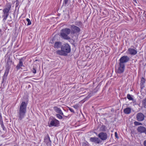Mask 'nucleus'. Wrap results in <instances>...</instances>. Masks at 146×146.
<instances>
[{"mask_svg":"<svg viewBox=\"0 0 146 146\" xmlns=\"http://www.w3.org/2000/svg\"><path fill=\"white\" fill-rule=\"evenodd\" d=\"M27 104V102H23L19 105L18 112L19 120H21L25 116Z\"/></svg>","mask_w":146,"mask_h":146,"instance_id":"nucleus-1","label":"nucleus"},{"mask_svg":"<svg viewBox=\"0 0 146 146\" xmlns=\"http://www.w3.org/2000/svg\"><path fill=\"white\" fill-rule=\"evenodd\" d=\"M61 50L56 51L57 54L61 55L66 56L70 51V47L69 45L66 43L64 44L61 47Z\"/></svg>","mask_w":146,"mask_h":146,"instance_id":"nucleus-2","label":"nucleus"},{"mask_svg":"<svg viewBox=\"0 0 146 146\" xmlns=\"http://www.w3.org/2000/svg\"><path fill=\"white\" fill-rule=\"evenodd\" d=\"M11 5L10 3L6 4L5 7L3 10V14L2 16L3 18V21L4 23L5 22L9 14V12L11 10Z\"/></svg>","mask_w":146,"mask_h":146,"instance_id":"nucleus-3","label":"nucleus"},{"mask_svg":"<svg viewBox=\"0 0 146 146\" xmlns=\"http://www.w3.org/2000/svg\"><path fill=\"white\" fill-rule=\"evenodd\" d=\"M125 68V64H122L119 62V65L116 68L117 72L119 74L122 73L124 70Z\"/></svg>","mask_w":146,"mask_h":146,"instance_id":"nucleus-4","label":"nucleus"},{"mask_svg":"<svg viewBox=\"0 0 146 146\" xmlns=\"http://www.w3.org/2000/svg\"><path fill=\"white\" fill-rule=\"evenodd\" d=\"M12 61L10 60L9 58H8L7 60L6 65L5 66L6 70L5 72L9 74V70L11 68V65Z\"/></svg>","mask_w":146,"mask_h":146,"instance_id":"nucleus-5","label":"nucleus"},{"mask_svg":"<svg viewBox=\"0 0 146 146\" xmlns=\"http://www.w3.org/2000/svg\"><path fill=\"white\" fill-rule=\"evenodd\" d=\"M25 59V58L23 57L19 59V63L17 64L16 67V68L17 70L20 69L22 66L24 67V66L23 65V62Z\"/></svg>","mask_w":146,"mask_h":146,"instance_id":"nucleus-6","label":"nucleus"},{"mask_svg":"<svg viewBox=\"0 0 146 146\" xmlns=\"http://www.w3.org/2000/svg\"><path fill=\"white\" fill-rule=\"evenodd\" d=\"M129 59V58L127 56H123L121 57L119 59V62L122 64H125V63L128 62Z\"/></svg>","mask_w":146,"mask_h":146,"instance_id":"nucleus-7","label":"nucleus"},{"mask_svg":"<svg viewBox=\"0 0 146 146\" xmlns=\"http://www.w3.org/2000/svg\"><path fill=\"white\" fill-rule=\"evenodd\" d=\"M98 137L103 141L106 140L108 138L107 134L106 133L101 132L98 135Z\"/></svg>","mask_w":146,"mask_h":146,"instance_id":"nucleus-8","label":"nucleus"},{"mask_svg":"<svg viewBox=\"0 0 146 146\" xmlns=\"http://www.w3.org/2000/svg\"><path fill=\"white\" fill-rule=\"evenodd\" d=\"M48 126L49 127L55 126V119L52 116H50L48 122Z\"/></svg>","mask_w":146,"mask_h":146,"instance_id":"nucleus-9","label":"nucleus"},{"mask_svg":"<svg viewBox=\"0 0 146 146\" xmlns=\"http://www.w3.org/2000/svg\"><path fill=\"white\" fill-rule=\"evenodd\" d=\"M145 116L142 113H139L137 115V119L139 121H142L144 119Z\"/></svg>","mask_w":146,"mask_h":146,"instance_id":"nucleus-10","label":"nucleus"},{"mask_svg":"<svg viewBox=\"0 0 146 146\" xmlns=\"http://www.w3.org/2000/svg\"><path fill=\"white\" fill-rule=\"evenodd\" d=\"M71 28L72 31L74 33H78L80 31V29L79 27L74 25H72Z\"/></svg>","mask_w":146,"mask_h":146,"instance_id":"nucleus-11","label":"nucleus"},{"mask_svg":"<svg viewBox=\"0 0 146 146\" xmlns=\"http://www.w3.org/2000/svg\"><path fill=\"white\" fill-rule=\"evenodd\" d=\"M90 140L92 142L97 144L100 143L101 141L100 139L96 137H91L90 138Z\"/></svg>","mask_w":146,"mask_h":146,"instance_id":"nucleus-12","label":"nucleus"},{"mask_svg":"<svg viewBox=\"0 0 146 146\" xmlns=\"http://www.w3.org/2000/svg\"><path fill=\"white\" fill-rule=\"evenodd\" d=\"M127 52L128 54L132 55H135L137 53V51L134 49L129 48Z\"/></svg>","mask_w":146,"mask_h":146,"instance_id":"nucleus-13","label":"nucleus"},{"mask_svg":"<svg viewBox=\"0 0 146 146\" xmlns=\"http://www.w3.org/2000/svg\"><path fill=\"white\" fill-rule=\"evenodd\" d=\"M44 141L45 142L48 146L50 145L51 143V141L50 139V138L48 135L45 137L44 139Z\"/></svg>","mask_w":146,"mask_h":146,"instance_id":"nucleus-14","label":"nucleus"},{"mask_svg":"<svg viewBox=\"0 0 146 146\" xmlns=\"http://www.w3.org/2000/svg\"><path fill=\"white\" fill-rule=\"evenodd\" d=\"M60 35L64 39L68 40L70 38V37L68 36V35L65 33H64L62 30L60 34Z\"/></svg>","mask_w":146,"mask_h":146,"instance_id":"nucleus-15","label":"nucleus"},{"mask_svg":"<svg viewBox=\"0 0 146 146\" xmlns=\"http://www.w3.org/2000/svg\"><path fill=\"white\" fill-rule=\"evenodd\" d=\"M137 130L138 132H140V133L144 132L145 133L146 129L144 127L141 126L139 127H138L137 129Z\"/></svg>","mask_w":146,"mask_h":146,"instance_id":"nucleus-16","label":"nucleus"},{"mask_svg":"<svg viewBox=\"0 0 146 146\" xmlns=\"http://www.w3.org/2000/svg\"><path fill=\"white\" fill-rule=\"evenodd\" d=\"M0 124L1 125V127L2 128L3 130H5V128L4 125L2 117L1 114L0 115Z\"/></svg>","mask_w":146,"mask_h":146,"instance_id":"nucleus-17","label":"nucleus"},{"mask_svg":"<svg viewBox=\"0 0 146 146\" xmlns=\"http://www.w3.org/2000/svg\"><path fill=\"white\" fill-rule=\"evenodd\" d=\"M55 111L61 115H63V112L61 109L59 108L55 107Z\"/></svg>","mask_w":146,"mask_h":146,"instance_id":"nucleus-18","label":"nucleus"},{"mask_svg":"<svg viewBox=\"0 0 146 146\" xmlns=\"http://www.w3.org/2000/svg\"><path fill=\"white\" fill-rule=\"evenodd\" d=\"M131 109L130 108H127L124 110V112L126 114H129L131 112Z\"/></svg>","mask_w":146,"mask_h":146,"instance_id":"nucleus-19","label":"nucleus"},{"mask_svg":"<svg viewBox=\"0 0 146 146\" xmlns=\"http://www.w3.org/2000/svg\"><path fill=\"white\" fill-rule=\"evenodd\" d=\"M62 30L68 35L70 33V29L68 28L64 29H62Z\"/></svg>","mask_w":146,"mask_h":146,"instance_id":"nucleus-20","label":"nucleus"},{"mask_svg":"<svg viewBox=\"0 0 146 146\" xmlns=\"http://www.w3.org/2000/svg\"><path fill=\"white\" fill-rule=\"evenodd\" d=\"M61 43L60 42H55V48H58L61 46Z\"/></svg>","mask_w":146,"mask_h":146,"instance_id":"nucleus-21","label":"nucleus"},{"mask_svg":"<svg viewBox=\"0 0 146 146\" xmlns=\"http://www.w3.org/2000/svg\"><path fill=\"white\" fill-rule=\"evenodd\" d=\"M127 98L129 100H133V99L131 95L129 94H128L127 95Z\"/></svg>","mask_w":146,"mask_h":146,"instance_id":"nucleus-22","label":"nucleus"},{"mask_svg":"<svg viewBox=\"0 0 146 146\" xmlns=\"http://www.w3.org/2000/svg\"><path fill=\"white\" fill-rule=\"evenodd\" d=\"M62 115L59 114H56V116L59 119H62Z\"/></svg>","mask_w":146,"mask_h":146,"instance_id":"nucleus-23","label":"nucleus"},{"mask_svg":"<svg viewBox=\"0 0 146 146\" xmlns=\"http://www.w3.org/2000/svg\"><path fill=\"white\" fill-rule=\"evenodd\" d=\"M143 105L145 107L146 106V98L144 99L142 102Z\"/></svg>","mask_w":146,"mask_h":146,"instance_id":"nucleus-24","label":"nucleus"},{"mask_svg":"<svg viewBox=\"0 0 146 146\" xmlns=\"http://www.w3.org/2000/svg\"><path fill=\"white\" fill-rule=\"evenodd\" d=\"M60 124L59 121L55 119V126H58Z\"/></svg>","mask_w":146,"mask_h":146,"instance_id":"nucleus-25","label":"nucleus"},{"mask_svg":"<svg viewBox=\"0 0 146 146\" xmlns=\"http://www.w3.org/2000/svg\"><path fill=\"white\" fill-rule=\"evenodd\" d=\"M26 21L28 22L27 25H29L31 24V22L29 19L27 18L26 19Z\"/></svg>","mask_w":146,"mask_h":146,"instance_id":"nucleus-26","label":"nucleus"},{"mask_svg":"<svg viewBox=\"0 0 146 146\" xmlns=\"http://www.w3.org/2000/svg\"><path fill=\"white\" fill-rule=\"evenodd\" d=\"M54 37V36L53 38L51 40H50V43H51L52 44H53L55 45V44H54V42L55 41Z\"/></svg>","mask_w":146,"mask_h":146,"instance_id":"nucleus-27","label":"nucleus"},{"mask_svg":"<svg viewBox=\"0 0 146 146\" xmlns=\"http://www.w3.org/2000/svg\"><path fill=\"white\" fill-rule=\"evenodd\" d=\"M134 124L136 125H142V123H141L137 121H135L134 122Z\"/></svg>","mask_w":146,"mask_h":146,"instance_id":"nucleus-28","label":"nucleus"},{"mask_svg":"<svg viewBox=\"0 0 146 146\" xmlns=\"http://www.w3.org/2000/svg\"><path fill=\"white\" fill-rule=\"evenodd\" d=\"M8 74L6 73L5 72L3 76V79L4 78H6L7 77V76Z\"/></svg>","mask_w":146,"mask_h":146,"instance_id":"nucleus-29","label":"nucleus"},{"mask_svg":"<svg viewBox=\"0 0 146 146\" xmlns=\"http://www.w3.org/2000/svg\"><path fill=\"white\" fill-rule=\"evenodd\" d=\"M145 82V79L143 78H142L141 79V83L143 84H144Z\"/></svg>","mask_w":146,"mask_h":146,"instance_id":"nucleus-30","label":"nucleus"},{"mask_svg":"<svg viewBox=\"0 0 146 146\" xmlns=\"http://www.w3.org/2000/svg\"><path fill=\"white\" fill-rule=\"evenodd\" d=\"M32 71L33 73L34 74L36 73V69L35 68H33V69Z\"/></svg>","mask_w":146,"mask_h":146,"instance_id":"nucleus-31","label":"nucleus"},{"mask_svg":"<svg viewBox=\"0 0 146 146\" xmlns=\"http://www.w3.org/2000/svg\"><path fill=\"white\" fill-rule=\"evenodd\" d=\"M115 137L117 138H118V137L117 136V133L116 132H115Z\"/></svg>","mask_w":146,"mask_h":146,"instance_id":"nucleus-32","label":"nucleus"},{"mask_svg":"<svg viewBox=\"0 0 146 146\" xmlns=\"http://www.w3.org/2000/svg\"><path fill=\"white\" fill-rule=\"evenodd\" d=\"M69 110L72 112H74V110L72 108H69Z\"/></svg>","mask_w":146,"mask_h":146,"instance_id":"nucleus-33","label":"nucleus"},{"mask_svg":"<svg viewBox=\"0 0 146 146\" xmlns=\"http://www.w3.org/2000/svg\"><path fill=\"white\" fill-rule=\"evenodd\" d=\"M68 0H64V2L65 3V4H66L67 3V2L68 1Z\"/></svg>","mask_w":146,"mask_h":146,"instance_id":"nucleus-34","label":"nucleus"},{"mask_svg":"<svg viewBox=\"0 0 146 146\" xmlns=\"http://www.w3.org/2000/svg\"><path fill=\"white\" fill-rule=\"evenodd\" d=\"M143 144L145 146H146V140H145L144 141Z\"/></svg>","mask_w":146,"mask_h":146,"instance_id":"nucleus-35","label":"nucleus"},{"mask_svg":"<svg viewBox=\"0 0 146 146\" xmlns=\"http://www.w3.org/2000/svg\"><path fill=\"white\" fill-rule=\"evenodd\" d=\"M54 75L53 74H52L51 75V78H52V76H53Z\"/></svg>","mask_w":146,"mask_h":146,"instance_id":"nucleus-36","label":"nucleus"},{"mask_svg":"<svg viewBox=\"0 0 146 146\" xmlns=\"http://www.w3.org/2000/svg\"><path fill=\"white\" fill-rule=\"evenodd\" d=\"M145 134H146V131H145Z\"/></svg>","mask_w":146,"mask_h":146,"instance_id":"nucleus-37","label":"nucleus"}]
</instances>
